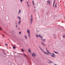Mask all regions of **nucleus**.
Listing matches in <instances>:
<instances>
[{
    "mask_svg": "<svg viewBox=\"0 0 65 65\" xmlns=\"http://www.w3.org/2000/svg\"><path fill=\"white\" fill-rule=\"evenodd\" d=\"M27 5H28V7H29V4H28Z\"/></svg>",
    "mask_w": 65,
    "mask_h": 65,
    "instance_id": "24",
    "label": "nucleus"
},
{
    "mask_svg": "<svg viewBox=\"0 0 65 65\" xmlns=\"http://www.w3.org/2000/svg\"><path fill=\"white\" fill-rule=\"evenodd\" d=\"M13 48H14V49H15V47L14 46H13Z\"/></svg>",
    "mask_w": 65,
    "mask_h": 65,
    "instance_id": "15",
    "label": "nucleus"
},
{
    "mask_svg": "<svg viewBox=\"0 0 65 65\" xmlns=\"http://www.w3.org/2000/svg\"><path fill=\"white\" fill-rule=\"evenodd\" d=\"M54 64L55 65H57V64H55H55Z\"/></svg>",
    "mask_w": 65,
    "mask_h": 65,
    "instance_id": "29",
    "label": "nucleus"
},
{
    "mask_svg": "<svg viewBox=\"0 0 65 65\" xmlns=\"http://www.w3.org/2000/svg\"><path fill=\"white\" fill-rule=\"evenodd\" d=\"M54 4H53V7H54Z\"/></svg>",
    "mask_w": 65,
    "mask_h": 65,
    "instance_id": "26",
    "label": "nucleus"
},
{
    "mask_svg": "<svg viewBox=\"0 0 65 65\" xmlns=\"http://www.w3.org/2000/svg\"><path fill=\"white\" fill-rule=\"evenodd\" d=\"M56 4H57V3H56V5H55V7H56V8H57V6H56Z\"/></svg>",
    "mask_w": 65,
    "mask_h": 65,
    "instance_id": "14",
    "label": "nucleus"
},
{
    "mask_svg": "<svg viewBox=\"0 0 65 65\" xmlns=\"http://www.w3.org/2000/svg\"><path fill=\"white\" fill-rule=\"evenodd\" d=\"M63 37H65V36H63Z\"/></svg>",
    "mask_w": 65,
    "mask_h": 65,
    "instance_id": "30",
    "label": "nucleus"
},
{
    "mask_svg": "<svg viewBox=\"0 0 65 65\" xmlns=\"http://www.w3.org/2000/svg\"><path fill=\"white\" fill-rule=\"evenodd\" d=\"M46 51L47 52H48V53H49V54H51V53H50V52H48V50H47V48H46Z\"/></svg>",
    "mask_w": 65,
    "mask_h": 65,
    "instance_id": "7",
    "label": "nucleus"
},
{
    "mask_svg": "<svg viewBox=\"0 0 65 65\" xmlns=\"http://www.w3.org/2000/svg\"><path fill=\"white\" fill-rule=\"evenodd\" d=\"M39 48H40V50H42V52H44V53H45V54H46L47 55H48V53H46V52H45L43 50H42V48H41V47H40V46H39Z\"/></svg>",
    "mask_w": 65,
    "mask_h": 65,
    "instance_id": "3",
    "label": "nucleus"
},
{
    "mask_svg": "<svg viewBox=\"0 0 65 65\" xmlns=\"http://www.w3.org/2000/svg\"><path fill=\"white\" fill-rule=\"evenodd\" d=\"M47 2H48V1Z\"/></svg>",
    "mask_w": 65,
    "mask_h": 65,
    "instance_id": "40",
    "label": "nucleus"
},
{
    "mask_svg": "<svg viewBox=\"0 0 65 65\" xmlns=\"http://www.w3.org/2000/svg\"><path fill=\"white\" fill-rule=\"evenodd\" d=\"M20 13H21V10H19V12H18V14H19Z\"/></svg>",
    "mask_w": 65,
    "mask_h": 65,
    "instance_id": "11",
    "label": "nucleus"
},
{
    "mask_svg": "<svg viewBox=\"0 0 65 65\" xmlns=\"http://www.w3.org/2000/svg\"><path fill=\"white\" fill-rule=\"evenodd\" d=\"M31 20V23H32V18H31V19H30Z\"/></svg>",
    "mask_w": 65,
    "mask_h": 65,
    "instance_id": "12",
    "label": "nucleus"
},
{
    "mask_svg": "<svg viewBox=\"0 0 65 65\" xmlns=\"http://www.w3.org/2000/svg\"><path fill=\"white\" fill-rule=\"evenodd\" d=\"M24 0H20L21 2V3H22V1H23Z\"/></svg>",
    "mask_w": 65,
    "mask_h": 65,
    "instance_id": "16",
    "label": "nucleus"
},
{
    "mask_svg": "<svg viewBox=\"0 0 65 65\" xmlns=\"http://www.w3.org/2000/svg\"><path fill=\"white\" fill-rule=\"evenodd\" d=\"M53 55L54 56H53L52 55H51V56L52 57H53V58H55V56H56V55H55L54 53H52Z\"/></svg>",
    "mask_w": 65,
    "mask_h": 65,
    "instance_id": "5",
    "label": "nucleus"
},
{
    "mask_svg": "<svg viewBox=\"0 0 65 65\" xmlns=\"http://www.w3.org/2000/svg\"><path fill=\"white\" fill-rule=\"evenodd\" d=\"M54 52V53H55L56 54H58V53L57 52Z\"/></svg>",
    "mask_w": 65,
    "mask_h": 65,
    "instance_id": "20",
    "label": "nucleus"
},
{
    "mask_svg": "<svg viewBox=\"0 0 65 65\" xmlns=\"http://www.w3.org/2000/svg\"><path fill=\"white\" fill-rule=\"evenodd\" d=\"M43 41H45V39H44V40L43 39V40H42V41H43Z\"/></svg>",
    "mask_w": 65,
    "mask_h": 65,
    "instance_id": "19",
    "label": "nucleus"
},
{
    "mask_svg": "<svg viewBox=\"0 0 65 65\" xmlns=\"http://www.w3.org/2000/svg\"><path fill=\"white\" fill-rule=\"evenodd\" d=\"M6 44V45H7V44Z\"/></svg>",
    "mask_w": 65,
    "mask_h": 65,
    "instance_id": "31",
    "label": "nucleus"
},
{
    "mask_svg": "<svg viewBox=\"0 0 65 65\" xmlns=\"http://www.w3.org/2000/svg\"><path fill=\"white\" fill-rule=\"evenodd\" d=\"M31 17H32V15H31Z\"/></svg>",
    "mask_w": 65,
    "mask_h": 65,
    "instance_id": "33",
    "label": "nucleus"
},
{
    "mask_svg": "<svg viewBox=\"0 0 65 65\" xmlns=\"http://www.w3.org/2000/svg\"><path fill=\"white\" fill-rule=\"evenodd\" d=\"M27 33H28V37H30L31 36L30 35V30L28 29L27 30Z\"/></svg>",
    "mask_w": 65,
    "mask_h": 65,
    "instance_id": "1",
    "label": "nucleus"
},
{
    "mask_svg": "<svg viewBox=\"0 0 65 65\" xmlns=\"http://www.w3.org/2000/svg\"><path fill=\"white\" fill-rule=\"evenodd\" d=\"M18 29H19V30H20V28H19Z\"/></svg>",
    "mask_w": 65,
    "mask_h": 65,
    "instance_id": "38",
    "label": "nucleus"
},
{
    "mask_svg": "<svg viewBox=\"0 0 65 65\" xmlns=\"http://www.w3.org/2000/svg\"><path fill=\"white\" fill-rule=\"evenodd\" d=\"M24 37L26 39H27V36H25Z\"/></svg>",
    "mask_w": 65,
    "mask_h": 65,
    "instance_id": "10",
    "label": "nucleus"
},
{
    "mask_svg": "<svg viewBox=\"0 0 65 65\" xmlns=\"http://www.w3.org/2000/svg\"><path fill=\"white\" fill-rule=\"evenodd\" d=\"M55 1H54V3H55Z\"/></svg>",
    "mask_w": 65,
    "mask_h": 65,
    "instance_id": "35",
    "label": "nucleus"
},
{
    "mask_svg": "<svg viewBox=\"0 0 65 65\" xmlns=\"http://www.w3.org/2000/svg\"><path fill=\"white\" fill-rule=\"evenodd\" d=\"M27 4H28V2H27Z\"/></svg>",
    "mask_w": 65,
    "mask_h": 65,
    "instance_id": "32",
    "label": "nucleus"
},
{
    "mask_svg": "<svg viewBox=\"0 0 65 65\" xmlns=\"http://www.w3.org/2000/svg\"><path fill=\"white\" fill-rule=\"evenodd\" d=\"M36 36L37 37H40L41 39V40H43V39H42V37H41V36L40 35H36Z\"/></svg>",
    "mask_w": 65,
    "mask_h": 65,
    "instance_id": "2",
    "label": "nucleus"
},
{
    "mask_svg": "<svg viewBox=\"0 0 65 65\" xmlns=\"http://www.w3.org/2000/svg\"><path fill=\"white\" fill-rule=\"evenodd\" d=\"M49 61H50V63H53V62H51V61L50 60Z\"/></svg>",
    "mask_w": 65,
    "mask_h": 65,
    "instance_id": "23",
    "label": "nucleus"
},
{
    "mask_svg": "<svg viewBox=\"0 0 65 65\" xmlns=\"http://www.w3.org/2000/svg\"><path fill=\"white\" fill-rule=\"evenodd\" d=\"M28 52L29 53H31V51L30 50V49H29L28 50Z\"/></svg>",
    "mask_w": 65,
    "mask_h": 65,
    "instance_id": "8",
    "label": "nucleus"
},
{
    "mask_svg": "<svg viewBox=\"0 0 65 65\" xmlns=\"http://www.w3.org/2000/svg\"><path fill=\"white\" fill-rule=\"evenodd\" d=\"M20 23H21V21H20L19 22V24H20Z\"/></svg>",
    "mask_w": 65,
    "mask_h": 65,
    "instance_id": "17",
    "label": "nucleus"
},
{
    "mask_svg": "<svg viewBox=\"0 0 65 65\" xmlns=\"http://www.w3.org/2000/svg\"><path fill=\"white\" fill-rule=\"evenodd\" d=\"M21 32H19V34H21Z\"/></svg>",
    "mask_w": 65,
    "mask_h": 65,
    "instance_id": "27",
    "label": "nucleus"
},
{
    "mask_svg": "<svg viewBox=\"0 0 65 65\" xmlns=\"http://www.w3.org/2000/svg\"><path fill=\"white\" fill-rule=\"evenodd\" d=\"M32 2H33V3H34V2H33V1H32Z\"/></svg>",
    "mask_w": 65,
    "mask_h": 65,
    "instance_id": "39",
    "label": "nucleus"
},
{
    "mask_svg": "<svg viewBox=\"0 0 65 65\" xmlns=\"http://www.w3.org/2000/svg\"><path fill=\"white\" fill-rule=\"evenodd\" d=\"M49 5H50V0L49 1Z\"/></svg>",
    "mask_w": 65,
    "mask_h": 65,
    "instance_id": "22",
    "label": "nucleus"
},
{
    "mask_svg": "<svg viewBox=\"0 0 65 65\" xmlns=\"http://www.w3.org/2000/svg\"><path fill=\"white\" fill-rule=\"evenodd\" d=\"M1 30V28L0 27V30Z\"/></svg>",
    "mask_w": 65,
    "mask_h": 65,
    "instance_id": "25",
    "label": "nucleus"
},
{
    "mask_svg": "<svg viewBox=\"0 0 65 65\" xmlns=\"http://www.w3.org/2000/svg\"><path fill=\"white\" fill-rule=\"evenodd\" d=\"M23 55L24 56H25V57H27V55H26L25 54H23Z\"/></svg>",
    "mask_w": 65,
    "mask_h": 65,
    "instance_id": "9",
    "label": "nucleus"
},
{
    "mask_svg": "<svg viewBox=\"0 0 65 65\" xmlns=\"http://www.w3.org/2000/svg\"><path fill=\"white\" fill-rule=\"evenodd\" d=\"M31 56H32V57H36V55L34 53H32L31 54Z\"/></svg>",
    "mask_w": 65,
    "mask_h": 65,
    "instance_id": "4",
    "label": "nucleus"
},
{
    "mask_svg": "<svg viewBox=\"0 0 65 65\" xmlns=\"http://www.w3.org/2000/svg\"><path fill=\"white\" fill-rule=\"evenodd\" d=\"M41 43L42 45H44V46H45V44H44L43 42H42Z\"/></svg>",
    "mask_w": 65,
    "mask_h": 65,
    "instance_id": "6",
    "label": "nucleus"
},
{
    "mask_svg": "<svg viewBox=\"0 0 65 65\" xmlns=\"http://www.w3.org/2000/svg\"><path fill=\"white\" fill-rule=\"evenodd\" d=\"M33 5H34V3H33Z\"/></svg>",
    "mask_w": 65,
    "mask_h": 65,
    "instance_id": "37",
    "label": "nucleus"
},
{
    "mask_svg": "<svg viewBox=\"0 0 65 65\" xmlns=\"http://www.w3.org/2000/svg\"><path fill=\"white\" fill-rule=\"evenodd\" d=\"M15 24H17V23H15Z\"/></svg>",
    "mask_w": 65,
    "mask_h": 65,
    "instance_id": "36",
    "label": "nucleus"
},
{
    "mask_svg": "<svg viewBox=\"0 0 65 65\" xmlns=\"http://www.w3.org/2000/svg\"><path fill=\"white\" fill-rule=\"evenodd\" d=\"M18 18L19 19V20H21V18H20V17H18Z\"/></svg>",
    "mask_w": 65,
    "mask_h": 65,
    "instance_id": "18",
    "label": "nucleus"
},
{
    "mask_svg": "<svg viewBox=\"0 0 65 65\" xmlns=\"http://www.w3.org/2000/svg\"><path fill=\"white\" fill-rule=\"evenodd\" d=\"M3 36L4 37V35H3Z\"/></svg>",
    "mask_w": 65,
    "mask_h": 65,
    "instance_id": "28",
    "label": "nucleus"
},
{
    "mask_svg": "<svg viewBox=\"0 0 65 65\" xmlns=\"http://www.w3.org/2000/svg\"><path fill=\"white\" fill-rule=\"evenodd\" d=\"M21 51H22V52L24 51V50H23V49H22L21 50Z\"/></svg>",
    "mask_w": 65,
    "mask_h": 65,
    "instance_id": "13",
    "label": "nucleus"
},
{
    "mask_svg": "<svg viewBox=\"0 0 65 65\" xmlns=\"http://www.w3.org/2000/svg\"><path fill=\"white\" fill-rule=\"evenodd\" d=\"M16 28H18V25H16Z\"/></svg>",
    "mask_w": 65,
    "mask_h": 65,
    "instance_id": "21",
    "label": "nucleus"
},
{
    "mask_svg": "<svg viewBox=\"0 0 65 65\" xmlns=\"http://www.w3.org/2000/svg\"><path fill=\"white\" fill-rule=\"evenodd\" d=\"M34 11H35V10H34Z\"/></svg>",
    "mask_w": 65,
    "mask_h": 65,
    "instance_id": "34",
    "label": "nucleus"
}]
</instances>
